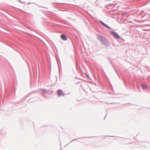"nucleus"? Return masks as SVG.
I'll return each mask as SVG.
<instances>
[{
    "label": "nucleus",
    "mask_w": 150,
    "mask_h": 150,
    "mask_svg": "<svg viewBox=\"0 0 150 150\" xmlns=\"http://www.w3.org/2000/svg\"><path fill=\"white\" fill-rule=\"evenodd\" d=\"M137 87H138V88H139V87H138V86H137Z\"/></svg>",
    "instance_id": "7"
},
{
    "label": "nucleus",
    "mask_w": 150,
    "mask_h": 150,
    "mask_svg": "<svg viewBox=\"0 0 150 150\" xmlns=\"http://www.w3.org/2000/svg\"><path fill=\"white\" fill-rule=\"evenodd\" d=\"M41 91H42V92H43V93H46V90H45V89H42L41 90Z\"/></svg>",
    "instance_id": "6"
},
{
    "label": "nucleus",
    "mask_w": 150,
    "mask_h": 150,
    "mask_svg": "<svg viewBox=\"0 0 150 150\" xmlns=\"http://www.w3.org/2000/svg\"><path fill=\"white\" fill-rule=\"evenodd\" d=\"M112 35L116 39H119L120 38V37L116 33L113 32L112 33Z\"/></svg>",
    "instance_id": "2"
},
{
    "label": "nucleus",
    "mask_w": 150,
    "mask_h": 150,
    "mask_svg": "<svg viewBox=\"0 0 150 150\" xmlns=\"http://www.w3.org/2000/svg\"><path fill=\"white\" fill-rule=\"evenodd\" d=\"M57 94L59 96H64V94L63 91L61 90H58L57 91Z\"/></svg>",
    "instance_id": "1"
},
{
    "label": "nucleus",
    "mask_w": 150,
    "mask_h": 150,
    "mask_svg": "<svg viewBox=\"0 0 150 150\" xmlns=\"http://www.w3.org/2000/svg\"><path fill=\"white\" fill-rule=\"evenodd\" d=\"M141 86L142 88L145 89L147 88L146 85L144 83H142L141 84Z\"/></svg>",
    "instance_id": "4"
},
{
    "label": "nucleus",
    "mask_w": 150,
    "mask_h": 150,
    "mask_svg": "<svg viewBox=\"0 0 150 150\" xmlns=\"http://www.w3.org/2000/svg\"><path fill=\"white\" fill-rule=\"evenodd\" d=\"M61 37L62 39L64 40H66L67 39V38L66 36L64 34L61 35Z\"/></svg>",
    "instance_id": "3"
},
{
    "label": "nucleus",
    "mask_w": 150,
    "mask_h": 150,
    "mask_svg": "<svg viewBox=\"0 0 150 150\" xmlns=\"http://www.w3.org/2000/svg\"><path fill=\"white\" fill-rule=\"evenodd\" d=\"M102 24L104 26H105V27L108 28H109V27L107 25H106L104 23H103V22H102Z\"/></svg>",
    "instance_id": "5"
}]
</instances>
